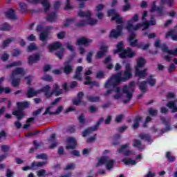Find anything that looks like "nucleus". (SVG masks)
I'll list each match as a JSON object with an SVG mask.
<instances>
[{"label":"nucleus","instance_id":"1","mask_svg":"<svg viewBox=\"0 0 177 177\" xmlns=\"http://www.w3.org/2000/svg\"><path fill=\"white\" fill-rule=\"evenodd\" d=\"M125 71L124 73H118L113 75L109 79L105 84V88L107 89L111 88L105 93V96L109 95H113L115 99H120L122 96L123 97V102L128 103L132 97V92L135 89V82H131L129 86H125L123 90H121L118 87H115L117 84L121 82V81H127L130 78H132V68H131L130 63H126L124 64Z\"/></svg>","mask_w":177,"mask_h":177},{"label":"nucleus","instance_id":"2","mask_svg":"<svg viewBox=\"0 0 177 177\" xmlns=\"http://www.w3.org/2000/svg\"><path fill=\"white\" fill-rule=\"evenodd\" d=\"M157 2L153 1L152 3V7L151 11L149 12L147 11H143L142 14V23H138L136 25H133L134 23L139 21V15L135 14L131 19L128 20L124 26V28L129 31V32H133V31H138L142 28V31L147 30L149 26H156V20L154 19L152 14L154 12H158V16L161 17L165 14L162 11V8L164 5H167V6H174V0H161L160 1V6L157 7Z\"/></svg>","mask_w":177,"mask_h":177},{"label":"nucleus","instance_id":"3","mask_svg":"<svg viewBox=\"0 0 177 177\" xmlns=\"http://www.w3.org/2000/svg\"><path fill=\"white\" fill-rule=\"evenodd\" d=\"M41 92L44 93L45 96L47 97H50L53 95L55 96H59L63 93V90L60 88V86L57 84H54L53 86L52 91H50V86L46 85L41 90L35 91L34 88H29L28 90L26 96L27 97H33V96H37L39 95Z\"/></svg>","mask_w":177,"mask_h":177},{"label":"nucleus","instance_id":"4","mask_svg":"<svg viewBox=\"0 0 177 177\" xmlns=\"http://www.w3.org/2000/svg\"><path fill=\"white\" fill-rule=\"evenodd\" d=\"M113 53H119V56L121 59H125V57L131 59V57L136 56L135 51L132 50L130 48L124 50V42L122 41H120L116 45V49L113 50Z\"/></svg>","mask_w":177,"mask_h":177},{"label":"nucleus","instance_id":"5","mask_svg":"<svg viewBox=\"0 0 177 177\" xmlns=\"http://www.w3.org/2000/svg\"><path fill=\"white\" fill-rule=\"evenodd\" d=\"M109 153L110 151L109 150H104L103 151L104 156H102L97 159V162L95 165L96 168H99L102 165H105L106 169H108L109 171H110V169L113 168V166L114 165V160L107 156V154Z\"/></svg>","mask_w":177,"mask_h":177},{"label":"nucleus","instance_id":"6","mask_svg":"<svg viewBox=\"0 0 177 177\" xmlns=\"http://www.w3.org/2000/svg\"><path fill=\"white\" fill-rule=\"evenodd\" d=\"M77 15L80 17H85L86 19V20L82 21L78 24L79 26H88V24L89 26H95L97 23V20L91 18V16H92L91 11H80Z\"/></svg>","mask_w":177,"mask_h":177},{"label":"nucleus","instance_id":"7","mask_svg":"<svg viewBox=\"0 0 177 177\" xmlns=\"http://www.w3.org/2000/svg\"><path fill=\"white\" fill-rule=\"evenodd\" d=\"M145 64H146V60L145 58L140 57L137 59L136 65L134 67L136 77H138L139 78H145V77H146V71H147V69L140 71V68H142Z\"/></svg>","mask_w":177,"mask_h":177},{"label":"nucleus","instance_id":"8","mask_svg":"<svg viewBox=\"0 0 177 177\" xmlns=\"http://www.w3.org/2000/svg\"><path fill=\"white\" fill-rule=\"evenodd\" d=\"M25 73L24 70L21 68H17L15 70L10 76L12 85L14 86H19V85H20V80L16 78H17L18 75H24Z\"/></svg>","mask_w":177,"mask_h":177},{"label":"nucleus","instance_id":"9","mask_svg":"<svg viewBox=\"0 0 177 177\" xmlns=\"http://www.w3.org/2000/svg\"><path fill=\"white\" fill-rule=\"evenodd\" d=\"M60 101V98H57L54 102H52L51 106L46 109L45 113L44 114H60L62 111H63V106H58L55 111H53V106L55 104H57Z\"/></svg>","mask_w":177,"mask_h":177},{"label":"nucleus","instance_id":"10","mask_svg":"<svg viewBox=\"0 0 177 177\" xmlns=\"http://www.w3.org/2000/svg\"><path fill=\"white\" fill-rule=\"evenodd\" d=\"M128 147H129V144H125L124 145L120 146L117 151L119 154H124L127 157H132L136 154V152L134 151L128 150Z\"/></svg>","mask_w":177,"mask_h":177},{"label":"nucleus","instance_id":"11","mask_svg":"<svg viewBox=\"0 0 177 177\" xmlns=\"http://www.w3.org/2000/svg\"><path fill=\"white\" fill-rule=\"evenodd\" d=\"M120 35H122V26L119 25L116 27V29H113L110 31L109 37L117 39Z\"/></svg>","mask_w":177,"mask_h":177},{"label":"nucleus","instance_id":"12","mask_svg":"<svg viewBox=\"0 0 177 177\" xmlns=\"http://www.w3.org/2000/svg\"><path fill=\"white\" fill-rule=\"evenodd\" d=\"M108 17H111V20H114L118 24L122 23V17L113 10L108 11Z\"/></svg>","mask_w":177,"mask_h":177},{"label":"nucleus","instance_id":"13","mask_svg":"<svg viewBox=\"0 0 177 177\" xmlns=\"http://www.w3.org/2000/svg\"><path fill=\"white\" fill-rule=\"evenodd\" d=\"M107 52H109V46L104 44V43L101 44L100 50L95 55L96 59H102Z\"/></svg>","mask_w":177,"mask_h":177},{"label":"nucleus","instance_id":"14","mask_svg":"<svg viewBox=\"0 0 177 177\" xmlns=\"http://www.w3.org/2000/svg\"><path fill=\"white\" fill-rule=\"evenodd\" d=\"M77 147V140L73 137H68L66 140V149H73Z\"/></svg>","mask_w":177,"mask_h":177},{"label":"nucleus","instance_id":"15","mask_svg":"<svg viewBox=\"0 0 177 177\" xmlns=\"http://www.w3.org/2000/svg\"><path fill=\"white\" fill-rule=\"evenodd\" d=\"M89 44H92V39L86 37H80L77 39L76 45H84V46H88Z\"/></svg>","mask_w":177,"mask_h":177},{"label":"nucleus","instance_id":"16","mask_svg":"<svg viewBox=\"0 0 177 177\" xmlns=\"http://www.w3.org/2000/svg\"><path fill=\"white\" fill-rule=\"evenodd\" d=\"M46 162H34L32 163L31 167L26 166L22 168L23 171H28V169H35V167H44V165H46Z\"/></svg>","mask_w":177,"mask_h":177},{"label":"nucleus","instance_id":"17","mask_svg":"<svg viewBox=\"0 0 177 177\" xmlns=\"http://www.w3.org/2000/svg\"><path fill=\"white\" fill-rule=\"evenodd\" d=\"M61 47H62V44L55 42V43H53V44H49L48 46V49L49 52L52 53V52H55L56 49H60Z\"/></svg>","mask_w":177,"mask_h":177},{"label":"nucleus","instance_id":"18","mask_svg":"<svg viewBox=\"0 0 177 177\" xmlns=\"http://www.w3.org/2000/svg\"><path fill=\"white\" fill-rule=\"evenodd\" d=\"M167 106L170 109L171 113H177V100L174 102H169Z\"/></svg>","mask_w":177,"mask_h":177},{"label":"nucleus","instance_id":"19","mask_svg":"<svg viewBox=\"0 0 177 177\" xmlns=\"http://www.w3.org/2000/svg\"><path fill=\"white\" fill-rule=\"evenodd\" d=\"M3 81H5V78L4 77H1L0 78V85L1 84H2V82H3ZM10 92H12V90L10 89V88L9 87H2L1 86H0V93H10Z\"/></svg>","mask_w":177,"mask_h":177},{"label":"nucleus","instance_id":"20","mask_svg":"<svg viewBox=\"0 0 177 177\" xmlns=\"http://www.w3.org/2000/svg\"><path fill=\"white\" fill-rule=\"evenodd\" d=\"M48 142L52 143V145H50V149H55V147L57 146V142H56V135L52 134L48 138Z\"/></svg>","mask_w":177,"mask_h":177},{"label":"nucleus","instance_id":"21","mask_svg":"<svg viewBox=\"0 0 177 177\" xmlns=\"http://www.w3.org/2000/svg\"><path fill=\"white\" fill-rule=\"evenodd\" d=\"M122 161L125 165H136L138 164V160L129 158H124Z\"/></svg>","mask_w":177,"mask_h":177},{"label":"nucleus","instance_id":"22","mask_svg":"<svg viewBox=\"0 0 177 177\" xmlns=\"http://www.w3.org/2000/svg\"><path fill=\"white\" fill-rule=\"evenodd\" d=\"M83 96H84L83 93H79L77 94V98L73 101V104H75V106H80V104H82Z\"/></svg>","mask_w":177,"mask_h":177},{"label":"nucleus","instance_id":"23","mask_svg":"<svg viewBox=\"0 0 177 177\" xmlns=\"http://www.w3.org/2000/svg\"><path fill=\"white\" fill-rule=\"evenodd\" d=\"M82 70H84V67L82 66H78L76 69V74L75 75V78H76V80H78L79 81H82V75L81 74Z\"/></svg>","mask_w":177,"mask_h":177},{"label":"nucleus","instance_id":"24","mask_svg":"<svg viewBox=\"0 0 177 177\" xmlns=\"http://www.w3.org/2000/svg\"><path fill=\"white\" fill-rule=\"evenodd\" d=\"M13 115H15L18 120H21L24 118V112L20 109L12 111Z\"/></svg>","mask_w":177,"mask_h":177},{"label":"nucleus","instance_id":"25","mask_svg":"<svg viewBox=\"0 0 177 177\" xmlns=\"http://www.w3.org/2000/svg\"><path fill=\"white\" fill-rule=\"evenodd\" d=\"M64 71L65 74H70L73 71V66L70 64V62H65Z\"/></svg>","mask_w":177,"mask_h":177},{"label":"nucleus","instance_id":"26","mask_svg":"<svg viewBox=\"0 0 177 177\" xmlns=\"http://www.w3.org/2000/svg\"><path fill=\"white\" fill-rule=\"evenodd\" d=\"M129 42L131 45V46H138V40L135 39V35H131L129 37Z\"/></svg>","mask_w":177,"mask_h":177},{"label":"nucleus","instance_id":"27","mask_svg":"<svg viewBox=\"0 0 177 177\" xmlns=\"http://www.w3.org/2000/svg\"><path fill=\"white\" fill-rule=\"evenodd\" d=\"M41 56L39 55H32L28 57V63L30 64H32V63H35V62H38Z\"/></svg>","mask_w":177,"mask_h":177},{"label":"nucleus","instance_id":"28","mask_svg":"<svg viewBox=\"0 0 177 177\" xmlns=\"http://www.w3.org/2000/svg\"><path fill=\"white\" fill-rule=\"evenodd\" d=\"M30 106L29 102H17V106L18 107L19 110L21 109H27Z\"/></svg>","mask_w":177,"mask_h":177},{"label":"nucleus","instance_id":"29","mask_svg":"<svg viewBox=\"0 0 177 177\" xmlns=\"http://www.w3.org/2000/svg\"><path fill=\"white\" fill-rule=\"evenodd\" d=\"M169 37H171L173 41H177V35H175V30L169 31L166 34V38H168Z\"/></svg>","mask_w":177,"mask_h":177},{"label":"nucleus","instance_id":"30","mask_svg":"<svg viewBox=\"0 0 177 177\" xmlns=\"http://www.w3.org/2000/svg\"><path fill=\"white\" fill-rule=\"evenodd\" d=\"M37 175L39 177H46L48 176V175H49V173H46V171L45 169H41L37 171Z\"/></svg>","mask_w":177,"mask_h":177},{"label":"nucleus","instance_id":"31","mask_svg":"<svg viewBox=\"0 0 177 177\" xmlns=\"http://www.w3.org/2000/svg\"><path fill=\"white\" fill-rule=\"evenodd\" d=\"M6 16L9 19H16V15L15 14V10H9L6 13Z\"/></svg>","mask_w":177,"mask_h":177},{"label":"nucleus","instance_id":"32","mask_svg":"<svg viewBox=\"0 0 177 177\" xmlns=\"http://www.w3.org/2000/svg\"><path fill=\"white\" fill-rule=\"evenodd\" d=\"M140 120H142V118L138 117L133 120V129H137V128L139 127V124L140 122Z\"/></svg>","mask_w":177,"mask_h":177},{"label":"nucleus","instance_id":"33","mask_svg":"<svg viewBox=\"0 0 177 177\" xmlns=\"http://www.w3.org/2000/svg\"><path fill=\"white\" fill-rule=\"evenodd\" d=\"M56 19H57V15H56L55 13L50 14L47 17L48 21H50V23L55 21Z\"/></svg>","mask_w":177,"mask_h":177},{"label":"nucleus","instance_id":"34","mask_svg":"<svg viewBox=\"0 0 177 177\" xmlns=\"http://www.w3.org/2000/svg\"><path fill=\"white\" fill-rule=\"evenodd\" d=\"M95 129H96V128H94V129H87L84 130L82 133V135L83 138H85V137L88 136V135H89V133H91V132H92V131H95Z\"/></svg>","mask_w":177,"mask_h":177},{"label":"nucleus","instance_id":"35","mask_svg":"<svg viewBox=\"0 0 177 177\" xmlns=\"http://www.w3.org/2000/svg\"><path fill=\"white\" fill-rule=\"evenodd\" d=\"M129 0H124L125 5L122 8L123 12H128L131 9V4L128 3Z\"/></svg>","mask_w":177,"mask_h":177},{"label":"nucleus","instance_id":"36","mask_svg":"<svg viewBox=\"0 0 177 177\" xmlns=\"http://www.w3.org/2000/svg\"><path fill=\"white\" fill-rule=\"evenodd\" d=\"M10 26L8 24H3L0 26V30L1 31H8V30H10Z\"/></svg>","mask_w":177,"mask_h":177},{"label":"nucleus","instance_id":"37","mask_svg":"<svg viewBox=\"0 0 177 177\" xmlns=\"http://www.w3.org/2000/svg\"><path fill=\"white\" fill-rule=\"evenodd\" d=\"M133 146L134 147H137L138 149H139L140 150H142V149H144V147H140L142 146V145L140 144V141H139L138 140H135L133 142Z\"/></svg>","mask_w":177,"mask_h":177},{"label":"nucleus","instance_id":"38","mask_svg":"<svg viewBox=\"0 0 177 177\" xmlns=\"http://www.w3.org/2000/svg\"><path fill=\"white\" fill-rule=\"evenodd\" d=\"M147 84L151 86H154V85H156V79H154L153 76L149 77L147 80Z\"/></svg>","mask_w":177,"mask_h":177},{"label":"nucleus","instance_id":"39","mask_svg":"<svg viewBox=\"0 0 177 177\" xmlns=\"http://www.w3.org/2000/svg\"><path fill=\"white\" fill-rule=\"evenodd\" d=\"M41 4L43 6V8L44 9V10H48V9H49L50 8V5H49V2H48V0H43L41 1Z\"/></svg>","mask_w":177,"mask_h":177},{"label":"nucleus","instance_id":"40","mask_svg":"<svg viewBox=\"0 0 177 177\" xmlns=\"http://www.w3.org/2000/svg\"><path fill=\"white\" fill-rule=\"evenodd\" d=\"M85 80L84 85H95V82H92L88 76H86Z\"/></svg>","mask_w":177,"mask_h":177},{"label":"nucleus","instance_id":"41","mask_svg":"<svg viewBox=\"0 0 177 177\" xmlns=\"http://www.w3.org/2000/svg\"><path fill=\"white\" fill-rule=\"evenodd\" d=\"M48 39V32H42L40 34V41H46Z\"/></svg>","mask_w":177,"mask_h":177},{"label":"nucleus","instance_id":"42","mask_svg":"<svg viewBox=\"0 0 177 177\" xmlns=\"http://www.w3.org/2000/svg\"><path fill=\"white\" fill-rule=\"evenodd\" d=\"M166 157L170 162H172V161H175V157L171 156V152H167Z\"/></svg>","mask_w":177,"mask_h":177},{"label":"nucleus","instance_id":"43","mask_svg":"<svg viewBox=\"0 0 177 177\" xmlns=\"http://www.w3.org/2000/svg\"><path fill=\"white\" fill-rule=\"evenodd\" d=\"M102 9H104V6L102 3L98 4L95 7V12H102Z\"/></svg>","mask_w":177,"mask_h":177},{"label":"nucleus","instance_id":"44","mask_svg":"<svg viewBox=\"0 0 177 177\" xmlns=\"http://www.w3.org/2000/svg\"><path fill=\"white\" fill-rule=\"evenodd\" d=\"M78 121L80 125H84V124H85V116H84V115H80L78 118Z\"/></svg>","mask_w":177,"mask_h":177},{"label":"nucleus","instance_id":"45","mask_svg":"<svg viewBox=\"0 0 177 177\" xmlns=\"http://www.w3.org/2000/svg\"><path fill=\"white\" fill-rule=\"evenodd\" d=\"M92 56H93V52H89L86 56V60L88 63H92Z\"/></svg>","mask_w":177,"mask_h":177},{"label":"nucleus","instance_id":"46","mask_svg":"<svg viewBox=\"0 0 177 177\" xmlns=\"http://www.w3.org/2000/svg\"><path fill=\"white\" fill-rule=\"evenodd\" d=\"M37 49V45L35 44H31L28 47V52H32V50H35Z\"/></svg>","mask_w":177,"mask_h":177},{"label":"nucleus","instance_id":"47","mask_svg":"<svg viewBox=\"0 0 177 177\" xmlns=\"http://www.w3.org/2000/svg\"><path fill=\"white\" fill-rule=\"evenodd\" d=\"M19 8L21 12H26V10H27V4H26L25 3H21L19 4Z\"/></svg>","mask_w":177,"mask_h":177},{"label":"nucleus","instance_id":"48","mask_svg":"<svg viewBox=\"0 0 177 177\" xmlns=\"http://www.w3.org/2000/svg\"><path fill=\"white\" fill-rule=\"evenodd\" d=\"M74 168H75V165L74 163H71L65 167V169L66 171H70L71 169H74Z\"/></svg>","mask_w":177,"mask_h":177},{"label":"nucleus","instance_id":"49","mask_svg":"<svg viewBox=\"0 0 177 177\" xmlns=\"http://www.w3.org/2000/svg\"><path fill=\"white\" fill-rule=\"evenodd\" d=\"M32 121H34V118H30L28 119V120L26 122L27 124H26L24 126V129H28V127H30V122H31Z\"/></svg>","mask_w":177,"mask_h":177},{"label":"nucleus","instance_id":"50","mask_svg":"<svg viewBox=\"0 0 177 177\" xmlns=\"http://www.w3.org/2000/svg\"><path fill=\"white\" fill-rule=\"evenodd\" d=\"M146 88H147L146 82L140 84V89L142 91V92H145Z\"/></svg>","mask_w":177,"mask_h":177},{"label":"nucleus","instance_id":"51","mask_svg":"<svg viewBox=\"0 0 177 177\" xmlns=\"http://www.w3.org/2000/svg\"><path fill=\"white\" fill-rule=\"evenodd\" d=\"M95 15L97 19H99L100 20H102V19L104 17V14L102 12H95Z\"/></svg>","mask_w":177,"mask_h":177},{"label":"nucleus","instance_id":"52","mask_svg":"<svg viewBox=\"0 0 177 177\" xmlns=\"http://www.w3.org/2000/svg\"><path fill=\"white\" fill-rule=\"evenodd\" d=\"M145 35H147L149 39H151L157 37V35H156L155 33H145Z\"/></svg>","mask_w":177,"mask_h":177},{"label":"nucleus","instance_id":"53","mask_svg":"<svg viewBox=\"0 0 177 177\" xmlns=\"http://www.w3.org/2000/svg\"><path fill=\"white\" fill-rule=\"evenodd\" d=\"M88 99L90 102H98L99 100L98 97H93V96H89L88 97Z\"/></svg>","mask_w":177,"mask_h":177},{"label":"nucleus","instance_id":"54","mask_svg":"<svg viewBox=\"0 0 177 177\" xmlns=\"http://www.w3.org/2000/svg\"><path fill=\"white\" fill-rule=\"evenodd\" d=\"M42 80H44V81H48L49 82H52V77L49 75H46L41 77Z\"/></svg>","mask_w":177,"mask_h":177},{"label":"nucleus","instance_id":"55","mask_svg":"<svg viewBox=\"0 0 177 177\" xmlns=\"http://www.w3.org/2000/svg\"><path fill=\"white\" fill-rule=\"evenodd\" d=\"M73 21H74V19H67L66 21V22L64 23V26L68 27V26H70V24H71V23H73Z\"/></svg>","mask_w":177,"mask_h":177},{"label":"nucleus","instance_id":"56","mask_svg":"<svg viewBox=\"0 0 177 177\" xmlns=\"http://www.w3.org/2000/svg\"><path fill=\"white\" fill-rule=\"evenodd\" d=\"M66 46L67 49L71 50V52H74V50H75L74 47L71 44H70V43H67L66 44Z\"/></svg>","mask_w":177,"mask_h":177},{"label":"nucleus","instance_id":"57","mask_svg":"<svg viewBox=\"0 0 177 177\" xmlns=\"http://www.w3.org/2000/svg\"><path fill=\"white\" fill-rule=\"evenodd\" d=\"M149 46H150V44H147L145 45H140L139 48H140V49H142V50H146V49H149Z\"/></svg>","mask_w":177,"mask_h":177},{"label":"nucleus","instance_id":"58","mask_svg":"<svg viewBox=\"0 0 177 177\" xmlns=\"http://www.w3.org/2000/svg\"><path fill=\"white\" fill-rule=\"evenodd\" d=\"M140 139H144V140H148V141L149 140V136H147L146 134H140Z\"/></svg>","mask_w":177,"mask_h":177},{"label":"nucleus","instance_id":"59","mask_svg":"<svg viewBox=\"0 0 177 177\" xmlns=\"http://www.w3.org/2000/svg\"><path fill=\"white\" fill-rule=\"evenodd\" d=\"M103 77H104V73L102 71H100L98 73H97V75H96V77L97 78H103Z\"/></svg>","mask_w":177,"mask_h":177},{"label":"nucleus","instance_id":"60","mask_svg":"<svg viewBox=\"0 0 177 177\" xmlns=\"http://www.w3.org/2000/svg\"><path fill=\"white\" fill-rule=\"evenodd\" d=\"M31 80H32V77H31V76L25 77V81L26 82V83L28 85H30L31 84Z\"/></svg>","mask_w":177,"mask_h":177},{"label":"nucleus","instance_id":"61","mask_svg":"<svg viewBox=\"0 0 177 177\" xmlns=\"http://www.w3.org/2000/svg\"><path fill=\"white\" fill-rule=\"evenodd\" d=\"M149 114H151V115H156V114H157V110L153 109H150L149 110Z\"/></svg>","mask_w":177,"mask_h":177},{"label":"nucleus","instance_id":"62","mask_svg":"<svg viewBox=\"0 0 177 177\" xmlns=\"http://www.w3.org/2000/svg\"><path fill=\"white\" fill-rule=\"evenodd\" d=\"M122 115H119L118 116H116L115 118V122H121V120H122Z\"/></svg>","mask_w":177,"mask_h":177},{"label":"nucleus","instance_id":"63","mask_svg":"<svg viewBox=\"0 0 177 177\" xmlns=\"http://www.w3.org/2000/svg\"><path fill=\"white\" fill-rule=\"evenodd\" d=\"M156 176V174H154L153 172L149 171L148 172V174H147L145 177H154Z\"/></svg>","mask_w":177,"mask_h":177},{"label":"nucleus","instance_id":"64","mask_svg":"<svg viewBox=\"0 0 177 177\" xmlns=\"http://www.w3.org/2000/svg\"><path fill=\"white\" fill-rule=\"evenodd\" d=\"M28 41H35V36L34 35H30L27 37Z\"/></svg>","mask_w":177,"mask_h":177}]
</instances>
